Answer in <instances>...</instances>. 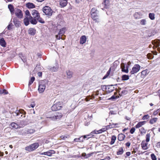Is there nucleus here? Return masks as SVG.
<instances>
[{"label": "nucleus", "instance_id": "obj_1", "mask_svg": "<svg viewBox=\"0 0 160 160\" xmlns=\"http://www.w3.org/2000/svg\"><path fill=\"white\" fill-rule=\"evenodd\" d=\"M39 146L38 142H35L28 145L25 148V150L29 152H31L35 150Z\"/></svg>", "mask_w": 160, "mask_h": 160}, {"label": "nucleus", "instance_id": "obj_2", "mask_svg": "<svg viewBox=\"0 0 160 160\" xmlns=\"http://www.w3.org/2000/svg\"><path fill=\"white\" fill-rule=\"evenodd\" d=\"M62 114L61 113L56 112L51 115L50 116L47 117V118H49L52 120H55L59 119L62 117Z\"/></svg>", "mask_w": 160, "mask_h": 160}, {"label": "nucleus", "instance_id": "obj_3", "mask_svg": "<svg viewBox=\"0 0 160 160\" xmlns=\"http://www.w3.org/2000/svg\"><path fill=\"white\" fill-rule=\"evenodd\" d=\"M42 11L45 14L49 17L51 16L52 15L53 11L51 8L48 6L44 7L42 9Z\"/></svg>", "mask_w": 160, "mask_h": 160}, {"label": "nucleus", "instance_id": "obj_4", "mask_svg": "<svg viewBox=\"0 0 160 160\" xmlns=\"http://www.w3.org/2000/svg\"><path fill=\"white\" fill-rule=\"evenodd\" d=\"M66 31V28H63L61 29L57 35H56V38L57 39L59 40L60 39L62 40H64L65 39V36H64V37H62L64 35Z\"/></svg>", "mask_w": 160, "mask_h": 160}, {"label": "nucleus", "instance_id": "obj_5", "mask_svg": "<svg viewBox=\"0 0 160 160\" xmlns=\"http://www.w3.org/2000/svg\"><path fill=\"white\" fill-rule=\"evenodd\" d=\"M62 107V102H60L55 103L51 107L52 111H55L60 110Z\"/></svg>", "mask_w": 160, "mask_h": 160}, {"label": "nucleus", "instance_id": "obj_6", "mask_svg": "<svg viewBox=\"0 0 160 160\" xmlns=\"http://www.w3.org/2000/svg\"><path fill=\"white\" fill-rule=\"evenodd\" d=\"M130 65V64L129 62L126 64L124 63L122 64L121 66L122 71L126 73H128V68Z\"/></svg>", "mask_w": 160, "mask_h": 160}, {"label": "nucleus", "instance_id": "obj_7", "mask_svg": "<svg viewBox=\"0 0 160 160\" xmlns=\"http://www.w3.org/2000/svg\"><path fill=\"white\" fill-rule=\"evenodd\" d=\"M140 66L138 64L134 65L132 67V70L130 72L131 74H133L138 72L140 69Z\"/></svg>", "mask_w": 160, "mask_h": 160}, {"label": "nucleus", "instance_id": "obj_8", "mask_svg": "<svg viewBox=\"0 0 160 160\" xmlns=\"http://www.w3.org/2000/svg\"><path fill=\"white\" fill-rule=\"evenodd\" d=\"M15 116H20V117H25V114H26L24 111L22 109H20L19 110H17L15 112H14Z\"/></svg>", "mask_w": 160, "mask_h": 160}, {"label": "nucleus", "instance_id": "obj_9", "mask_svg": "<svg viewBox=\"0 0 160 160\" xmlns=\"http://www.w3.org/2000/svg\"><path fill=\"white\" fill-rule=\"evenodd\" d=\"M14 13L15 15L19 18H22L23 16V14L22 11L19 9L16 8L15 9Z\"/></svg>", "mask_w": 160, "mask_h": 160}, {"label": "nucleus", "instance_id": "obj_10", "mask_svg": "<svg viewBox=\"0 0 160 160\" xmlns=\"http://www.w3.org/2000/svg\"><path fill=\"white\" fill-rule=\"evenodd\" d=\"M109 125L107 126H105L104 128H102L101 129L99 130L98 131H93L91 133L92 134H98L99 133H101L102 132H104L106 131L107 130L109 129Z\"/></svg>", "mask_w": 160, "mask_h": 160}, {"label": "nucleus", "instance_id": "obj_11", "mask_svg": "<svg viewBox=\"0 0 160 160\" xmlns=\"http://www.w3.org/2000/svg\"><path fill=\"white\" fill-rule=\"evenodd\" d=\"M32 14L34 18L38 19L40 17L39 13L36 10H33L32 11Z\"/></svg>", "mask_w": 160, "mask_h": 160}, {"label": "nucleus", "instance_id": "obj_12", "mask_svg": "<svg viewBox=\"0 0 160 160\" xmlns=\"http://www.w3.org/2000/svg\"><path fill=\"white\" fill-rule=\"evenodd\" d=\"M119 62L116 60L113 63V65L111 67V71L114 72V71L115 72V69L116 68L117 66L119 64Z\"/></svg>", "mask_w": 160, "mask_h": 160}, {"label": "nucleus", "instance_id": "obj_13", "mask_svg": "<svg viewBox=\"0 0 160 160\" xmlns=\"http://www.w3.org/2000/svg\"><path fill=\"white\" fill-rule=\"evenodd\" d=\"M91 16L92 19L95 22H99V19L97 13H93V14H91Z\"/></svg>", "mask_w": 160, "mask_h": 160}, {"label": "nucleus", "instance_id": "obj_14", "mask_svg": "<svg viewBox=\"0 0 160 160\" xmlns=\"http://www.w3.org/2000/svg\"><path fill=\"white\" fill-rule=\"evenodd\" d=\"M46 88V86L44 84H39L38 90L39 92L40 93L43 92Z\"/></svg>", "mask_w": 160, "mask_h": 160}, {"label": "nucleus", "instance_id": "obj_15", "mask_svg": "<svg viewBox=\"0 0 160 160\" xmlns=\"http://www.w3.org/2000/svg\"><path fill=\"white\" fill-rule=\"evenodd\" d=\"M110 87L109 85H103L102 86V89L107 93H109L110 92Z\"/></svg>", "mask_w": 160, "mask_h": 160}, {"label": "nucleus", "instance_id": "obj_16", "mask_svg": "<svg viewBox=\"0 0 160 160\" xmlns=\"http://www.w3.org/2000/svg\"><path fill=\"white\" fill-rule=\"evenodd\" d=\"M13 22L16 27H19L20 25V22L16 18H14L13 19Z\"/></svg>", "mask_w": 160, "mask_h": 160}, {"label": "nucleus", "instance_id": "obj_17", "mask_svg": "<svg viewBox=\"0 0 160 160\" xmlns=\"http://www.w3.org/2000/svg\"><path fill=\"white\" fill-rule=\"evenodd\" d=\"M87 38L85 35L82 36L80 38V43L82 44L84 43L86 41Z\"/></svg>", "mask_w": 160, "mask_h": 160}, {"label": "nucleus", "instance_id": "obj_18", "mask_svg": "<svg viewBox=\"0 0 160 160\" xmlns=\"http://www.w3.org/2000/svg\"><path fill=\"white\" fill-rule=\"evenodd\" d=\"M148 143L146 142L145 141H143L141 142V145L142 149L143 150H147L148 148L147 147Z\"/></svg>", "mask_w": 160, "mask_h": 160}, {"label": "nucleus", "instance_id": "obj_19", "mask_svg": "<svg viewBox=\"0 0 160 160\" xmlns=\"http://www.w3.org/2000/svg\"><path fill=\"white\" fill-rule=\"evenodd\" d=\"M36 30L34 28H30L28 31V32L29 34L31 35H34L36 33Z\"/></svg>", "mask_w": 160, "mask_h": 160}, {"label": "nucleus", "instance_id": "obj_20", "mask_svg": "<svg viewBox=\"0 0 160 160\" xmlns=\"http://www.w3.org/2000/svg\"><path fill=\"white\" fill-rule=\"evenodd\" d=\"M29 18L30 22L33 24H36L37 23V19L33 18L32 17H30Z\"/></svg>", "mask_w": 160, "mask_h": 160}, {"label": "nucleus", "instance_id": "obj_21", "mask_svg": "<svg viewBox=\"0 0 160 160\" xmlns=\"http://www.w3.org/2000/svg\"><path fill=\"white\" fill-rule=\"evenodd\" d=\"M68 3L67 0H61L60 1V4L62 7H65Z\"/></svg>", "mask_w": 160, "mask_h": 160}, {"label": "nucleus", "instance_id": "obj_22", "mask_svg": "<svg viewBox=\"0 0 160 160\" xmlns=\"http://www.w3.org/2000/svg\"><path fill=\"white\" fill-rule=\"evenodd\" d=\"M146 122V121H143L139 122L138 124L135 126V128H138L141 127L142 125L144 124Z\"/></svg>", "mask_w": 160, "mask_h": 160}, {"label": "nucleus", "instance_id": "obj_23", "mask_svg": "<svg viewBox=\"0 0 160 160\" xmlns=\"http://www.w3.org/2000/svg\"><path fill=\"white\" fill-rule=\"evenodd\" d=\"M104 2L102 3L104 5V7L106 8H109L110 6V3L109 0H103Z\"/></svg>", "mask_w": 160, "mask_h": 160}, {"label": "nucleus", "instance_id": "obj_24", "mask_svg": "<svg viewBox=\"0 0 160 160\" xmlns=\"http://www.w3.org/2000/svg\"><path fill=\"white\" fill-rule=\"evenodd\" d=\"M125 138V136L122 133L119 134L118 136V140L119 141L123 140Z\"/></svg>", "mask_w": 160, "mask_h": 160}, {"label": "nucleus", "instance_id": "obj_25", "mask_svg": "<svg viewBox=\"0 0 160 160\" xmlns=\"http://www.w3.org/2000/svg\"><path fill=\"white\" fill-rule=\"evenodd\" d=\"M35 131V130L32 129H27L25 130L24 133L26 134H32L34 133Z\"/></svg>", "mask_w": 160, "mask_h": 160}, {"label": "nucleus", "instance_id": "obj_26", "mask_svg": "<svg viewBox=\"0 0 160 160\" xmlns=\"http://www.w3.org/2000/svg\"><path fill=\"white\" fill-rule=\"evenodd\" d=\"M8 8L9 9L11 13L13 14L14 12L15 9H14L13 6L11 4H9L8 6Z\"/></svg>", "mask_w": 160, "mask_h": 160}, {"label": "nucleus", "instance_id": "obj_27", "mask_svg": "<svg viewBox=\"0 0 160 160\" xmlns=\"http://www.w3.org/2000/svg\"><path fill=\"white\" fill-rule=\"evenodd\" d=\"M148 73V70L147 69L142 71L141 72V77L142 78H144Z\"/></svg>", "mask_w": 160, "mask_h": 160}, {"label": "nucleus", "instance_id": "obj_28", "mask_svg": "<svg viewBox=\"0 0 160 160\" xmlns=\"http://www.w3.org/2000/svg\"><path fill=\"white\" fill-rule=\"evenodd\" d=\"M26 6L28 8H35V5L32 3L28 2L26 4Z\"/></svg>", "mask_w": 160, "mask_h": 160}, {"label": "nucleus", "instance_id": "obj_29", "mask_svg": "<svg viewBox=\"0 0 160 160\" xmlns=\"http://www.w3.org/2000/svg\"><path fill=\"white\" fill-rule=\"evenodd\" d=\"M0 45L4 47H6V43L3 38L0 39Z\"/></svg>", "mask_w": 160, "mask_h": 160}, {"label": "nucleus", "instance_id": "obj_30", "mask_svg": "<svg viewBox=\"0 0 160 160\" xmlns=\"http://www.w3.org/2000/svg\"><path fill=\"white\" fill-rule=\"evenodd\" d=\"M66 73L68 78H71L72 76L73 73L69 70H68L66 71Z\"/></svg>", "mask_w": 160, "mask_h": 160}, {"label": "nucleus", "instance_id": "obj_31", "mask_svg": "<svg viewBox=\"0 0 160 160\" xmlns=\"http://www.w3.org/2000/svg\"><path fill=\"white\" fill-rule=\"evenodd\" d=\"M10 126L13 128L17 129L19 128V125L14 122L10 124Z\"/></svg>", "mask_w": 160, "mask_h": 160}, {"label": "nucleus", "instance_id": "obj_32", "mask_svg": "<svg viewBox=\"0 0 160 160\" xmlns=\"http://www.w3.org/2000/svg\"><path fill=\"white\" fill-rule=\"evenodd\" d=\"M124 150L122 147L120 148L118 151L117 152V155H121L123 153Z\"/></svg>", "mask_w": 160, "mask_h": 160}, {"label": "nucleus", "instance_id": "obj_33", "mask_svg": "<svg viewBox=\"0 0 160 160\" xmlns=\"http://www.w3.org/2000/svg\"><path fill=\"white\" fill-rule=\"evenodd\" d=\"M129 79V76L128 75L124 74L122 76V80L126 81Z\"/></svg>", "mask_w": 160, "mask_h": 160}, {"label": "nucleus", "instance_id": "obj_34", "mask_svg": "<svg viewBox=\"0 0 160 160\" xmlns=\"http://www.w3.org/2000/svg\"><path fill=\"white\" fill-rule=\"evenodd\" d=\"M55 153V152L53 150H50L47 152V155L48 156H51L52 154Z\"/></svg>", "mask_w": 160, "mask_h": 160}, {"label": "nucleus", "instance_id": "obj_35", "mask_svg": "<svg viewBox=\"0 0 160 160\" xmlns=\"http://www.w3.org/2000/svg\"><path fill=\"white\" fill-rule=\"evenodd\" d=\"M29 18L28 17H26L24 19V22L26 26H28L29 23Z\"/></svg>", "mask_w": 160, "mask_h": 160}, {"label": "nucleus", "instance_id": "obj_36", "mask_svg": "<svg viewBox=\"0 0 160 160\" xmlns=\"http://www.w3.org/2000/svg\"><path fill=\"white\" fill-rule=\"evenodd\" d=\"M158 118H154L151 119L149 121V123L151 124H153L155 123L157 120Z\"/></svg>", "mask_w": 160, "mask_h": 160}, {"label": "nucleus", "instance_id": "obj_37", "mask_svg": "<svg viewBox=\"0 0 160 160\" xmlns=\"http://www.w3.org/2000/svg\"><path fill=\"white\" fill-rule=\"evenodd\" d=\"M116 137L115 136L113 135L112 136L111 138V145H112L114 144L115 141L116 140Z\"/></svg>", "mask_w": 160, "mask_h": 160}, {"label": "nucleus", "instance_id": "obj_38", "mask_svg": "<svg viewBox=\"0 0 160 160\" xmlns=\"http://www.w3.org/2000/svg\"><path fill=\"white\" fill-rule=\"evenodd\" d=\"M155 15L153 13H150L149 14V17L152 20L155 19Z\"/></svg>", "mask_w": 160, "mask_h": 160}, {"label": "nucleus", "instance_id": "obj_39", "mask_svg": "<svg viewBox=\"0 0 160 160\" xmlns=\"http://www.w3.org/2000/svg\"><path fill=\"white\" fill-rule=\"evenodd\" d=\"M89 135H84L83 136H82L79 138H78V139H79V142H83V139H85L87 138V136H88Z\"/></svg>", "mask_w": 160, "mask_h": 160}, {"label": "nucleus", "instance_id": "obj_40", "mask_svg": "<svg viewBox=\"0 0 160 160\" xmlns=\"http://www.w3.org/2000/svg\"><path fill=\"white\" fill-rule=\"evenodd\" d=\"M35 80V78L34 77H32L31 78L30 80L29 81L28 83V86H29L32 84L34 81Z\"/></svg>", "mask_w": 160, "mask_h": 160}, {"label": "nucleus", "instance_id": "obj_41", "mask_svg": "<svg viewBox=\"0 0 160 160\" xmlns=\"http://www.w3.org/2000/svg\"><path fill=\"white\" fill-rule=\"evenodd\" d=\"M110 74V68L109 69V70L107 72L106 74L104 76V77L102 79H104L106 78L109 76Z\"/></svg>", "mask_w": 160, "mask_h": 160}, {"label": "nucleus", "instance_id": "obj_42", "mask_svg": "<svg viewBox=\"0 0 160 160\" xmlns=\"http://www.w3.org/2000/svg\"><path fill=\"white\" fill-rule=\"evenodd\" d=\"M150 134L149 133H148L146 135V141L147 142L150 140Z\"/></svg>", "mask_w": 160, "mask_h": 160}, {"label": "nucleus", "instance_id": "obj_43", "mask_svg": "<svg viewBox=\"0 0 160 160\" xmlns=\"http://www.w3.org/2000/svg\"><path fill=\"white\" fill-rule=\"evenodd\" d=\"M118 123H116L114 124L113 123H111V128H114L118 127Z\"/></svg>", "mask_w": 160, "mask_h": 160}, {"label": "nucleus", "instance_id": "obj_44", "mask_svg": "<svg viewBox=\"0 0 160 160\" xmlns=\"http://www.w3.org/2000/svg\"><path fill=\"white\" fill-rule=\"evenodd\" d=\"M25 14L27 16V17H28L29 18L30 17H32L30 13V12L28 10H26L25 12Z\"/></svg>", "mask_w": 160, "mask_h": 160}, {"label": "nucleus", "instance_id": "obj_45", "mask_svg": "<svg viewBox=\"0 0 160 160\" xmlns=\"http://www.w3.org/2000/svg\"><path fill=\"white\" fill-rule=\"evenodd\" d=\"M24 122L23 121H21L20 122L19 124V128L22 127L24 126Z\"/></svg>", "mask_w": 160, "mask_h": 160}, {"label": "nucleus", "instance_id": "obj_46", "mask_svg": "<svg viewBox=\"0 0 160 160\" xmlns=\"http://www.w3.org/2000/svg\"><path fill=\"white\" fill-rule=\"evenodd\" d=\"M151 157L152 160H157L156 156L154 153H152L151 154Z\"/></svg>", "mask_w": 160, "mask_h": 160}, {"label": "nucleus", "instance_id": "obj_47", "mask_svg": "<svg viewBox=\"0 0 160 160\" xmlns=\"http://www.w3.org/2000/svg\"><path fill=\"white\" fill-rule=\"evenodd\" d=\"M58 67H53L51 68V70L53 72H56L58 70Z\"/></svg>", "mask_w": 160, "mask_h": 160}, {"label": "nucleus", "instance_id": "obj_48", "mask_svg": "<svg viewBox=\"0 0 160 160\" xmlns=\"http://www.w3.org/2000/svg\"><path fill=\"white\" fill-rule=\"evenodd\" d=\"M139 130H140V131L141 132V134L143 133H145L146 132V131L145 130L144 128L143 127L141 128H140V129Z\"/></svg>", "mask_w": 160, "mask_h": 160}, {"label": "nucleus", "instance_id": "obj_49", "mask_svg": "<svg viewBox=\"0 0 160 160\" xmlns=\"http://www.w3.org/2000/svg\"><path fill=\"white\" fill-rule=\"evenodd\" d=\"M38 20V21L42 23H45V22L44 20L41 18H40V17L38 18V19H37Z\"/></svg>", "mask_w": 160, "mask_h": 160}, {"label": "nucleus", "instance_id": "obj_50", "mask_svg": "<svg viewBox=\"0 0 160 160\" xmlns=\"http://www.w3.org/2000/svg\"><path fill=\"white\" fill-rule=\"evenodd\" d=\"M146 21L145 19H142L140 21V23L142 25H145Z\"/></svg>", "mask_w": 160, "mask_h": 160}, {"label": "nucleus", "instance_id": "obj_51", "mask_svg": "<svg viewBox=\"0 0 160 160\" xmlns=\"http://www.w3.org/2000/svg\"><path fill=\"white\" fill-rule=\"evenodd\" d=\"M118 97L117 96L113 95L111 97V100L114 101Z\"/></svg>", "mask_w": 160, "mask_h": 160}, {"label": "nucleus", "instance_id": "obj_52", "mask_svg": "<svg viewBox=\"0 0 160 160\" xmlns=\"http://www.w3.org/2000/svg\"><path fill=\"white\" fill-rule=\"evenodd\" d=\"M135 130L134 127H132L130 130V132L131 134H133Z\"/></svg>", "mask_w": 160, "mask_h": 160}, {"label": "nucleus", "instance_id": "obj_53", "mask_svg": "<svg viewBox=\"0 0 160 160\" xmlns=\"http://www.w3.org/2000/svg\"><path fill=\"white\" fill-rule=\"evenodd\" d=\"M115 74H117V73H116V72H111V76H112V77H111L112 78V77H113V78H115Z\"/></svg>", "mask_w": 160, "mask_h": 160}, {"label": "nucleus", "instance_id": "obj_54", "mask_svg": "<svg viewBox=\"0 0 160 160\" xmlns=\"http://www.w3.org/2000/svg\"><path fill=\"white\" fill-rule=\"evenodd\" d=\"M148 57L149 59H152L153 58L154 56L152 54L149 53L148 54Z\"/></svg>", "mask_w": 160, "mask_h": 160}, {"label": "nucleus", "instance_id": "obj_55", "mask_svg": "<svg viewBox=\"0 0 160 160\" xmlns=\"http://www.w3.org/2000/svg\"><path fill=\"white\" fill-rule=\"evenodd\" d=\"M149 116L148 114L146 115H144L143 117L142 118V119L143 120H147L148 119V118H149Z\"/></svg>", "mask_w": 160, "mask_h": 160}, {"label": "nucleus", "instance_id": "obj_56", "mask_svg": "<svg viewBox=\"0 0 160 160\" xmlns=\"http://www.w3.org/2000/svg\"><path fill=\"white\" fill-rule=\"evenodd\" d=\"M116 76L115 78H113V77H112V78L114 80L116 79L118 82L119 80H120V78H117L118 74H115Z\"/></svg>", "mask_w": 160, "mask_h": 160}, {"label": "nucleus", "instance_id": "obj_57", "mask_svg": "<svg viewBox=\"0 0 160 160\" xmlns=\"http://www.w3.org/2000/svg\"><path fill=\"white\" fill-rule=\"evenodd\" d=\"M68 135H65V136H62L60 137L62 139L65 140L68 138Z\"/></svg>", "mask_w": 160, "mask_h": 160}, {"label": "nucleus", "instance_id": "obj_58", "mask_svg": "<svg viewBox=\"0 0 160 160\" xmlns=\"http://www.w3.org/2000/svg\"><path fill=\"white\" fill-rule=\"evenodd\" d=\"M97 11L94 8H92L91 11V14H93V13H97Z\"/></svg>", "mask_w": 160, "mask_h": 160}, {"label": "nucleus", "instance_id": "obj_59", "mask_svg": "<svg viewBox=\"0 0 160 160\" xmlns=\"http://www.w3.org/2000/svg\"><path fill=\"white\" fill-rule=\"evenodd\" d=\"M127 93V91L126 90H123L121 92V94L122 95L126 94Z\"/></svg>", "mask_w": 160, "mask_h": 160}, {"label": "nucleus", "instance_id": "obj_60", "mask_svg": "<svg viewBox=\"0 0 160 160\" xmlns=\"http://www.w3.org/2000/svg\"><path fill=\"white\" fill-rule=\"evenodd\" d=\"M2 94L4 93L5 94H7L8 93V92L5 89L2 90Z\"/></svg>", "mask_w": 160, "mask_h": 160}, {"label": "nucleus", "instance_id": "obj_61", "mask_svg": "<svg viewBox=\"0 0 160 160\" xmlns=\"http://www.w3.org/2000/svg\"><path fill=\"white\" fill-rule=\"evenodd\" d=\"M155 33H156V32L154 31H153V32H152L150 34V35H148V36L149 37L153 36Z\"/></svg>", "mask_w": 160, "mask_h": 160}, {"label": "nucleus", "instance_id": "obj_62", "mask_svg": "<svg viewBox=\"0 0 160 160\" xmlns=\"http://www.w3.org/2000/svg\"><path fill=\"white\" fill-rule=\"evenodd\" d=\"M12 26V23L9 24L8 26H7V29L8 30H10L11 29V26Z\"/></svg>", "mask_w": 160, "mask_h": 160}, {"label": "nucleus", "instance_id": "obj_63", "mask_svg": "<svg viewBox=\"0 0 160 160\" xmlns=\"http://www.w3.org/2000/svg\"><path fill=\"white\" fill-rule=\"evenodd\" d=\"M29 106H30L29 107L30 108L31 107L32 108H33L35 106V104L33 102L31 103V104H30Z\"/></svg>", "mask_w": 160, "mask_h": 160}, {"label": "nucleus", "instance_id": "obj_64", "mask_svg": "<svg viewBox=\"0 0 160 160\" xmlns=\"http://www.w3.org/2000/svg\"><path fill=\"white\" fill-rule=\"evenodd\" d=\"M131 143L129 142H128L126 143L125 145L128 147H129Z\"/></svg>", "mask_w": 160, "mask_h": 160}]
</instances>
